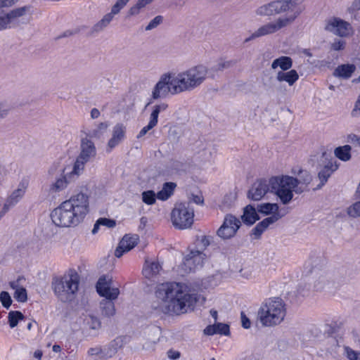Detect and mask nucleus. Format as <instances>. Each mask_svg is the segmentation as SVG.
<instances>
[{"label":"nucleus","instance_id":"obj_57","mask_svg":"<svg viewBox=\"0 0 360 360\" xmlns=\"http://www.w3.org/2000/svg\"><path fill=\"white\" fill-rule=\"evenodd\" d=\"M18 0H0V8L4 9L5 7H10L15 4Z\"/></svg>","mask_w":360,"mask_h":360},{"label":"nucleus","instance_id":"obj_17","mask_svg":"<svg viewBox=\"0 0 360 360\" xmlns=\"http://www.w3.org/2000/svg\"><path fill=\"white\" fill-rule=\"evenodd\" d=\"M205 260V255L199 250H191L183 262V269L186 273L195 271L202 267Z\"/></svg>","mask_w":360,"mask_h":360},{"label":"nucleus","instance_id":"obj_35","mask_svg":"<svg viewBox=\"0 0 360 360\" xmlns=\"http://www.w3.org/2000/svg\"><path fill=\"white\" fill-rule=\"evenodd\" d=\"M138 240L139 237L137 235H125L122 239L121 243L122 245L125 247V250L129 251L136 245Z\"/></svg>","mask_w":360,"mask_h":360},{"label":"nucleus","instance_id":"obj_51","mask_svg":"<svg viewBox=\"0 0 360 360\" xmlns=\"http://www.w3.org/2000/svg\"><path fill=\"white\" fill-rule=\"evenodd\" d=\"M281 218V215L279 213L272 214L271 216L264 219L263 220L269 226V225L276 222Z\"/></svg>","mask_w":360,"mask_h":360},{"label":"nucleus","instance_id":"obj_63","mask_svg":"<svg viewBox=\"0 0 360 360\" xmlns=\"http://www.w3.org/2000/svg\"><path fill=\"white\" fill-rule=\"evenodd\" d=\"M192 202H195V203H196L198 205H200V204H202L203 202V200L202 199L201 196L193 195Z\"/></svg>","mask_w":360,"mask_h":360},{"label":"nucleus","instance_id":"obj_38","mask_svg":"<svg viewBox=\"0 0 360 360\" xmlns=\"http://www.w3.org/2000/svg\"><path fill=\"white\" fill-rule=\"evenodd\" d=\"M108 124L106 123L101 122L99 124L98 127L93 130H89L86 133L87 138H100L103 134V131L106 130Z\"/></svg>","mask_w":360,"mask_h":360},{"label":"nucleus","instance_id":"obj_58","mask_svg":"<svg viewBox=\"0 0 360 360\" xmlns=\"http://www.w3.org/2000/svg\"><path fill=\"white\" fill-rule=\"evenodd\" d=\"M264 231L265 230H263V228L260 226L258 223L256 225V226L252 230V232L253 235H255L257 238H259Z\"/></svg>","mask_w":360,"mask_h":360},{"label":"nucleus","instance_id":"obj_43","mask_svg":"<svg viewBox=\"0 0 360 360\" xmlns=\"http://www.w3.org/2000/svg\"><path fill=\"white\" fill-rule=\"evenodd\" d=\"M349 11L354 13L356 20L360 21V0H354L349 8Z\"/></svg>","mask_w":360,"mask_h":360},{"label":"nucleus","instance_id":"obj_61","mask_svg":"<svg viewBox=\"0 0 360 360\" xmlns=\"http://www.w3.org/2000/svg\"><path fill=\"white\" fill-rule=\"evenodd\" d=\"M168 356L171 359H178L180 357V353L177 351L169 350L168 352Z\"/></svg>","mask_w":360,"mask_h":360},{"label":"nucleus","instance_id":"obj_26","mask_svg":"<svg viewBox=\"0 0 360 360\" xmlns=\"http://www.w3.org/2000/svg\"><path fill=\"white\" fill-rule=\"evenodd\" d=\"M242 219L248 225H252L256 221L259 220V217L255 207L251 205H247L244 208Z\"/></svg>","mask_w":360,"mask_h":360},{"label":"nucleus","instance_id":"obj_4","mask_svg":"<svg viewBox=\"0 0 360 360\" xmlns=\"http://www.w3.org/2000/svg\"><path fill=\"white\" fill-rule=\"evenodd\" d=\"M208 68L203 65H198L178 73L176 76V91H191L200 86L206 79Z\"/></svg>","mask_w":360,"mask_h":360},{"label":"nucleus","instance_id":"obj_39","mask_svg":"<svg viewBox=\"0 0 360 360\" xmlns=\"http://www.w3.org/2000/svg\"><path fill=\"white\" fill-rule=\"evenodd\" d=\"M344 350L349 360H360V351L354 350L348 346L345 347Z\"/></svg>","mask_w":360,"mask_h":360},{"label":"nucleus","instance_id":"obj_21","mask_svg":"<svg viewBox=\"0 0 360 360\" xmlns=\"http://www.w3.org/2000/svg\"><path fill=\"white\" fill-rule=\"evenodd\" d=\"M351 29L349 23L338 18L328 20L325 26L326 30L342 37L348 36Z\"/></svg>","mask_w":360,"mask_h":360},{"label":"nucleus","instance_id":"obj_28","mask_svg":"<svg viewBox=\"0 0 360 360\" xmlns=\"http://www.w3.org/2000/svg\"><path fill=\"white\" fill-rule=\"evenodd\" d=\"M292 66V60L288 56H281L275 59L271 63V68L276 69L279 67L282 71L290 70Z\"/></svg>","mask_w":360,"mask_h":360},{"label":"nucleus","instance_id":"obj_54","mask_svg":"<svg viewBox=\"0 0 360 360\" xmlns=\"http://www.w3.org/2000/svg\"><path fill=\"white\" fill-rule=\"evenodd\" d=\"M143 8L141 5H139V3L137 2L134 6L130 8L129 10V15H136L139 13L140 10Z\"/></svg>","mask_w":360,"mask_h":360},{"label":"nucleus","instance_id":"obj_14","mask_svg":"<svg viewBox=\"0 0 360 360\" xmlns=\"http://www.w3.org/2000/svg\"><path fill=\"white\" fill-rule=\"evenodd\" d=\"M80 149L81 152L77 158L73 167L82 173L85 164L90 161L91 159L95 158L96 149L94 142L87 137L82 139Z\"/></svg>","mask_w":360,"mask_h":360},{"label":"nucleus","instance_id":"obj_31","mask_svg":"<svg viewBox=\"0 0 360 360\" xmlns=\"http://www.w3.org/2000/svg\"><path fill=\"white\" fill-rule=\"evenodd\" d=\"M352 147L349 145L339 146L335 149V155L342 161L347 162L351 159Z\"/></svg>","mask_w":360,"mask_h":360},{"label":"nucleus","instance_id":"obj_7","mask_svg":"<svg viewBox=\"0 0 360 360\" xmlns=\"http://www.w3.org/2000/svg\"><path fill=\"white\" fill-rule=\"evenodd\" d=\"M110 284L111 279H107L105 276H103L99 278L96 286L97 292L107 300L101 302L102 314L107 317L115 315V308L112 301L116 300L120 294L119 289L117 288H110Z\"/></svg>","mask_w":360,"mask_h":360},{"label":"nucleus","instance_id":"obj_22","mask_svg":"<svg viewBox=\"0 0 360 360\" xmlns=\"http://www.w3.org/2000/svg\"><path fill=\"white\" fill-rule=\"evenodd\" d=\"M28 13H30V6H27L15 8L10 12H6V19L8 28L11 27L13 25L17 23L20 17L24 16Z\"/></svg>","mask_w":360,"mask_h":360},{"label":"nucleus","instance_id":"obj_12","mask_svg":"<svg viewBox=\"0 0 360 360\" xmlns=\"http://www.w3.org/2000/svg\"><path fill=\"white\" fill-rule=\"evenodd\" d=\"M313 286L316 291L330 290L338 283L333 271L328 269H314L312 272Z\"/></svg>","mask_w":360,"mask_h":360},{"label":"nucleus","instance_id":"obj_29","mask_svg":"<svg viewBox=\"0 0 360 360\" xmlns=\"http://www.w3.org/2000/svg\"><path fill=\"white\" fill-rule=\"evenodd\" d=\"M168 108V105L165 103H161L153 107V111L150 115L148 124L152 127H155L158 124V116L161 112L165 111Z\"/></svg>","mask_w":360,"mask_h":360},{"label":"nucleus","instance_id":"obj_13","mask_svg":"<svg viewBox=\"0 0 360 360\" xmlns=\"http://www.w3.org/2000/svg\"><path fill=\"white\" fill-rule=\"evenodd\" d=\"M176 76H171L169 75H164L155 84L153 92L152 97L153 99L165 97L169 93L172 95L178 94L181 91H176L175 87L178 86Z\"/></svg>","mask_w":360,"mask_h":360},{"label":"nucleus","instance_id":"obj_37","mask_svg":"<svg viewBox=\"0 0 360 360\" xmlns=\"http://www.w3.org/2000/svg\"><path fill=\"white\" fill-rule=\"evenodd\" d=\"M142 201L148 205H154L156 202L157 194L152 190L143 191L141 193Z\"/></svg>","mask_w":360,"mask_h":360},{"label":"nucleus","instance_id":"obj_64","mask_svg":"<svg viewBox=\"0 0 360 360\" xmlns=\"http://www.w3.org/2000/svg\"><path fill=\"white\" fill-rule=\"evenodd\" d=\"M100 115V112L97 108H93L91 111V117L92 119L98 118Z\"/></svg>","mask_w":360,"mask_h":360},{"label":"nucleus","instance_id":"obj_49","mask_svg":"<svg viewBox=\"0 0 360 360\" xmlns=\"http://www.w3.org/2000/svg\"><path fill=\"white\" fill-rule=\"evenodd\" d=\"M8 29L6 19V11L0 8V31Z\"/></svg>","mask_w":360,"mask_h":360},{"label":"nucleus","instance_id":"obj_33","mask_svg":"<svg viewBox=\"0 0 360 360\" xmlns=\"http://www.w3.org/2000/svg\"><path fill=\"white\" fill-rule=\"evenodd\" d=\"M84 325L91 330H98L101 326V323L96 316L87 314L84 318Z\"/></svg>","mask_w":360,"mask_h":360},{"label":"nucleus","instance_id":"obj_45","mask_svg":"<svg viewBox=\"0 0 360 360\" xmlns=\"http://www.w3.org/2000/svg\"><path fill=\"white\" fill-rule=\"evenodd\" d=\"M163 21V17L162 15H157L153 20H151L148 25L145 27L146 31H150L158 26H159Z\"/></svg>","mask_w":360,"mask_h":360},{"label":"nucleus","instance_id":"obj_32","mask_svg":"<svg viewBox=\"0 0 360 360\" xmlns=\"http://www.w3.org/2000/svg\"><path fill=\"white\" fill-rule=\"evenodd\" d=\"M278 209V205L276 203H262L257 206L258 212L266 215L279 213Z\"/></svg>","mask_w":360,"mask_h":360},{"label":"nucleus","instance_id":"obj_2","mask_svg":"<svg viewBox=\"0 0 360 360\" xmlns=\"http://www.w3.org/2000/svg\"><path fill=\"white\" fill-rule=\"evenodd\" d=\"M89 210V196L80 191L61 202L50 216L58 227H74L84 221Z\"/></svg>","mask_w":360,"mask_h":360},{"label":"nucleus","instance_id":"obj_30","mask_svg":"<svg viewBox=\"0 0 360 360\" xmlns=\"http://www.w3.org/2000/svg\"><path fill=\"white\" fill-rule=\"evenodd\" d=\"M176 184L173 182H166L163 184L161 191L157 193V198L161 200H167L174 193Z\"/></svg>","mask_w":360,"mask_h":360},{"label":"nucleus","instance_id":"obj_20","mask_svg":"<svg viewBox=\"0 0 360 360\" xmlns=\"http://www.w3.org/2000/svg\"><path fill=\"white\" fill-rule=\"evenodd\" d=\"M290 24V20L277 19L275 22L265 24L259 27L252 34V38H258L264 35L275 33L278 30Z\"/></svg>","mask_w":360,"mask_h":360},{"label":"nucleus","instance_id":"obj_48","mask_svg":"<svg viewBox=\"0 0 360 360\" xmlns=\"http://www.w3.org/2000/svg\"><path fill=\"white\" fill-rule=\"evenodd\" d=\"M99 224L101 226H105L108 228H113L116 225V222L114 219H108V218H100L98 219Z\"/></svg>","mask_w":360,"mask_h":360},{"label":"nucleus","instance_id":"obj_56","mask_svg":"<svg viewBox=\"0 0 360 360\" xmlns=\"http://www.w3.org/2000/svg\"><path fill=\"white\" fill-rule=\"evenodd\" d=\"M353 116L360 115V95L358 96L357 101H356L354 109L352 111Z\"/></svg>","mask_w":360,"mask_h":360},{"label":"nucleus","instance_id":"obj_23","mask_svg":"<svg viewBox=\"0 0 360 360\" xmlns=\"http://www.w3.org/2000/svg\"><path fill=\"white\" fill-rule=\"evenodd\" d=\"M356 70L354 64H342L338 65L333 71V76L338 78L348 79Z\"/></svg>","mask_w":360,"mask_h":360},{"label":"nucleus","instance_id":"obj_19","mask_svg":"<svg viewBox=\"0 0 360 360\" xmlns=\"http://www.w3.org/2000/svg\"><path fill=\"white\" fill-rule=\"evenodd\" d=\"M129 1V0H117L112 6L111 11L105 15L99 22L94 25L92 27L93 32H98L103 30L111 22L114 15L118 14Z\"/></svg>","mask_w":360,"mask_h":360},{"label":"nucleus","instance_id":"obj_62","mask_svg":"<svg viewBox=\"0 0 360 360\" xmlns=\"http://www.w3.org/2000/svg\"><path fill=\"white\" fill-rule=\"evenodd\" d=\"M102 352L100 347L90 348L88 351V354L90 356L99 355Z\"/></svg>","mask_w":360,"mask_h":360},{"label":"nucleus","instance_id":"obj_11","mask_svg":"<svg viewBox=\"0 0 360 360\" xmlns=\"http://www.w3.org/2000/svg\"><path fill=\"white\" fill-rule=\"evenodd\" d=\"M81 174L73 166L65 167L60 176L56 177L55 181L50 185L49 193H58L64 191L70 184L75 182Z\"/></svg>","mask_w":360,"mask_h":360},{"label":"nucleus","instance_id":"obj_55","mask_svg":"<svg viewBox=\"0 0 360 360\" xmlns=\"http://www.w3.org/2000/svg\"><path fill=\"white\" fill-rule=\"evenodd\" d=\"M125 252H128V250H125V247L124 245H122V243L120 241L119 246L116 248L115 251V256L119 258L122 257Z\"/></svg>","mask_w":360,"mask_h":360},{"label":"nucleus","instance_id":"obj_34","mask_svg":"<svg viewBox=\"0 0 360 360\" xmlns=\"http://www.w3.org/2000/svg\"><path fill=\"white\" fill-rule=\"evenodd\" d=\"M237 61L234 60H225L222 58L218 60L215 65H214L211 70L214 72L224 71V70L229 69L236 64Z\"/></svg>","mask_w":360,"mask_h":360},{"label":"nucleus","instance_id":"obj_8","mask_svg":"<svg viewBox=\"0 0 360 360\" xmlns=\"http://www.w3.org/2000/svg\"><path fill=\"white\" fill-rule=\"evenodd\" d=\"M278 185L272 191L283 205H288L293 198V192L301 193L302 190L298 187L300 181L297 178L290 176H276Z\"/></svg>","mask_w":360,"mask_h":360},{"label":"nucleus","instance_id":"obj_6","mask_svg":"<svg viewBox=\"0 0 360 360\" xmlns=\"http://www.w3.org/2000/svg\"><path fill=\"white\" fill-rule=\"evenodd\" d=\"M79 276L77 272H72L60 278L55 279L53 289L58 298L63 302L72 301L78 290Z\"/></svg>","mask_w":360,"mask_h":360},{"label":"nucleus","instance_id":"obj_10","mask_svg":"<svg viewBox=\"0 0 360 360\" xmlns=\"http://www.w3.org/2000/svg\"><path fill=\"white\" fill-rule=\"evenodd\" d=\"M278 185L276 177L261 178L257 179L248 192V198L258 201L263 199L268 193H272Z\"/></svg>","mask_w":360,"mask_h":360},{"label":"nucleus","instance_id":"obj_24","mask_svg":"<svg viewBox=\"0 0 360 360\" xmlns=\"http://www.w3.org/2000/svg\"><path fill=\"white\" fill-rule=\"evenodd\" d=\"M229 333V325L222 323L209 325L203 330V333L205 335H213L214 334L228 335Z\"/></svg>","mask_w":360,"mask_h":360},{"label":"nucleus","instance_id":"obj_36","mask_svg":"<svg viewBox=\"0 0 360 360\" xmlns=\"http://www.w3.org/2000/svg\"><path fill=\"white\" fill-rule=\"evenodd\" d=\"M25 316L20 311H11L8 315V323L11 328L17 326L18 322L24 319Z\"/></svg>","mask_w":360,"mask_h":360},{"label":"nucleus","instance_id":"obj_15","mask_svg":"<svg viewBox=\"0 0 360 360\" xmlns=\"http://www.w3.org/2000/svg\"><path fill=\"white\" fill-rule=\"evenodd\" d=\"M240 226L239 219L231 214H226L222 224L217 231V235L222 240H229L236 236Z\"/></svg>","mask_w":360,"mask_h":360},{"label":"nucleus","instance_id":"obj_50","mask_svg":"<svg viewBox=\"0 0 360 360\" xmlns=\"http://www.w3.org/2000/svg\"><path fill=\"white\" fill-rule=\"evenodd\" d=\"M345 41L342 39H335L331 44V49L335 51H340L345 48Z\"/></svg>","mask_w":360,"mask_h":360},{"label":"nucleus","instance_id":"obj_16","mask_svg":"<svg viewBox=\"0 0 360 360\" xmlns=\"http://www.w3.org/2000/svg\"><path fill=\"white\" fill-rule=\"evenodd\" d=\"M338 169V165L334 159L330 158L328 160L326 158L325 160L323 161V163L319 165L317 179L320 182L314 190L321 189L327 183L333 172Z\"/></svg>","mask_w":360,"mask_h":360},{"label":"nucleus","instance_id":"obj_42","mask_svg":"<svg viewBox=\"0 0 360 360\" xmlns=\"http://www.w3.org/2000/svg\"><path fill=\"white\" fill-rule=\"evenodd\" d=\"M125 134V127L122 124H117L114 129L112 136L117 139L121 141V140L124 138Z\"/></svg>","mask_w":360,"mask_h":360},{"label":"nucleus","instance_id":"obj_46","mask_svg":"<svg viewBox=\"0 0 360 360\" xmlns=\"http://www.w3.org/2000/svg\"><path fill=\"white\" fill-rule=\"evenodd\" d=\"M11 110V106L5 103L0 102V120L5 118Z\"/></svg>","mask_w":360,"mask_h":360},{"label":"nucleus","instance_id":"obj_44","mask_svg":"<svg viewBox=\"0 0 360 360\" xmlns=\"http://www.w3.org/2000/svg\"><path fill=\"white\" fill-rule=\"evenodd\" d=\"M347 214L352 217H360V201H358L347 209Z\"/></svg>","mask_w":360,"mask_h":360},{"label":"nucleus","instance_id":"obj_27","mask_svg":"<svg viewBox=\"0 0 360 360\" xmlns=\"http://www.w3.org/2000/svg\"><path fill=\"white\" fill-rule=\"evenodd\" d=\"M161 269L162 266L158 262L146 261L143 268V274L146 278H150L157 275Z\"/></svg>","mask_w":360,"mask_h":360},{"label":"nucleus","instance_id":"obj_40","mask_svg":"<svg viewBox=\"0 0 360 360\" xmlns=\"http://www.w3.org/2000/svg\"><path fill=\"white\" fill-rule=\"evenodd\" d=\"M14 298L19 302H25L27 300V290L25 288L22 287L20 289H16L13 295Z\"/></svg>","mask_w":360,"mask_h":360},{"label":"nucleus","instance_id":"obj_59","mask_svg":"<svg viewBox=\"0 0 360 360\" xmlns=\"http://www.w3.org/2000/svg\"><path fill=\"white\" fill-rule=\"evenodd\" d=\"M152 129H153V127H152L150 125H149L148 124L146 126H145L144 127H143L141 129V130L139 131V134L137 135V138L140 139V138L143 137V136H145L147 134V132L148 131H150Z\"/></svg>","mask_w":360,"mask_h":360},{"label":"nucleus","instance_id":"obj_52","mask_svg":"<svg viewBox=\"0 0 360 360\" xmlns=\"http://www.w3.org/2000/svg\"><path fill=\"white\" fill-rule=\"evenodd\" d=\"M240 318H241L242 326L246 329L250 328L251 322H250L249 318H248L246 316L245 314L243 311H241V313H240Z\"/></svg>","mask_w":360,"mask_h":360},{"label":"nucleus","instance_id":"obj_41","mask_svg":"<svg viewBox=\"0 0 360 360\" xmlns=\"http://www.w3.org/2000/svg\"><path fill=\"white\" fill-rule=\"evenodd\" d=\"M0 302L2 306L6 309H8L11 307L12 299L8 292L2 291L0 292Z\"/></svg>","mask_w":360,"mask_h":360},{"label":"nucleus","instance_id":"obj_25","mask_svg":"<svg viewBox=\"0 0 360 360\" xmlns=\"http://www.w3.org/2000/svg\"><path fill=\"white\" fill-rule=\"evenodd\" d=\"M276 79L280 82H285L289 86H292L299 79V75L295 70L288 72L279 71L276 75Z\"/></svg>","mask_w":360,"mask_h":360},{"label":"nucleus","instance_id":"obj_9","mask_svg":"<svg viewBox=\"0 0 360 360\" xmlns=\"http://www.w3.org/2000/svg\"><path fill=\"white\" fill-rule=\"evenodd\" d=\"M194 209L192 202L176 203L171 213V220L176 229H186L193 224Z\"/></svg>","mask_w":360,"mask_h":360},{"label":"nucleus","instance_id":"obj_18","mask_svg":"<svg viewBox=\"0 0 360 360\" xmlns=\"http://www.w3.org/2000/svg\"><path fill=\"white\" fill-rule=\"evenodd\" d=\"M28 182L27 180H22L18 188L14 190L7 198L2 210L0 212L1 217L5 214L11 207L15 205L24 196L27 188Z\"/></svg>","mask_w":360,"mask_h":360},{"label":"nucleus","instance_id":"obj_53","mask_svg":"<svg viewBox=\"0 0 360 360\" xmlns=\"http://www.w3.org/2000/svg\"><path fill=\"white\" fill-rule=\"evenodd\" d=\"M348 141L352 144L359 146H360V137L356 134H349L347 137Z\"/></svg>","mask_w":360,"mask_h":360},{"label":"nucleus","instance_id":"obj_5","mask_svg":"<svg viewBox=\"0 0 360 360\" xmlns=\"http://www.w3.org/2000/svg\"><path fill=\"white\" fill-rule=\"evenodd\" d=\"M302 11V8L297 7L292 0H277L261 6L256 10V14L260 16H271L286 13V17L278 19L290 20L291 24Z\"/></svg>","mask_w":360,"mask_h":360},{"label":"nucleus","instance_id":"obj_1","mask_svg":"<svg viewBox=\"0 0 360 360\" xmlns=\"http://www.w3.org/2000/svg\"><path fill=\"white\" fill-rule=\"evenodd\" d=\"M155 297L157 301L152 303V308L165 314L186 313L189 309H193L197 302L195 294L185 292L183 287L175 282L158 285Z\"/></svg>","mask_w":360,"mask_h":360},{"label":"nucleus","instance_id":"obj_60","mask_svg":"<svg viewBox=\"0 0 360 360\" xmlns=\"http://www.w3.org/2000/svg\"><path fill=\"white\" fill-rule=\"evenodd\" d=\"M120 142V140L115 138L114 136H112V138L109 140L108 143V148H110L109 151H110L113 148H115L116 146H117Z\"/></svg>","mask_w":360,"mask_h":360},{"label":"nucleus","instance_id":"obj_3","mask_svg":"<svg viewBox=\"0 0 360 360\" xmlns=\"http://www.w3.org/2000/svg\"><path fill=\"white\" fill-rule=\"evenodd\" d=\"M285 314V304L282 299L274 297L262 304L258 311V319L262 326H274L283 321Z\"/></svg>","mask_w":360,"mask_h":360},{"label":"nucleus","instance_id":"obj_47","mask_svg":"<svg viewBox=\"0 0 360 360\" xmlns=\"http://www.w3.org/2000/svg\"><path fill=\"white\" fill-rule=\"evenodd\" d=\"M300 180L298 179L300 184H309L312 180L311 174L307 171H300Z\"/></svg>","mask_w":360,"mask_h":360}]
</instances>
